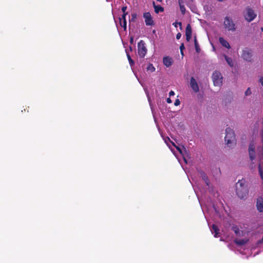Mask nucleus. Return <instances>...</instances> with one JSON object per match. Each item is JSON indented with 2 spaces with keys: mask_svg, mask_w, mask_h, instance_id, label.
<instances>
[{
  "mask_svg": "<svg viewBox=\"0 0 263 263\" xmlns=\"http://www.w3.org/2000/svg\"><path fill=\"white\" fill-rule=\"evenodd\" d=\"M180 102L179 100L177 99L175 100L174 105L175 106H178L180 104Z\"/></svg>",
  "mask_w": 263,
  "mask_h": 263,
  "instance_id": "nucleus-32",
  "label": "nucleus"
},
{
  "mask_svg": "<svg viewBox=\"0 0 263 263\" xmlns=\"http://www.w3.org/2000/svg\"><path fill=\"white\" fill-rule=\"evenodd\" d=\"M175 95V92L173 90H171L170 92H169V95L170 96H174Z\"/></svg>",
  "mask_w": 263,
  "mask_h": 263,
  "instance_id": "nucleus-37",
  "label": "nucleus"
},
{
  "mask_svg": "<svg viewBox=\"0 0 263 263\" xmlns=\"http://www.w3.org/2000/svg\"><path fill=\"white\" fill-rule=\"evenodd\" d=\"M178 24H179V25L180 26H181V22L178 23Z\"/></svg>",
  "mask_w": 263,
  "mask_h": 263,
  "instance_id": "nucleus-42",
  "label": "nucleus"
},
{
  "mask_svg": "<svg viewBox=\"0 0 263 263\" xmlns=\"http://www.w3.org/2000/svg\"><path fill=\"white\" fill-rule=\"evenodd\" d=\"M137 14L136 13H133L131 15V19L129 20L130 21L134 22L137 19Z\"/></svg>",
  "mask_w": 263,
  "mask_h": 263,
  "instance_id": "nucleus-25",
  "label": "nucleus"
},
{
  "mask_svg": "<svg viewBox=\"0 0 263 263\" xmlns=\"http://www.w3.org/2000/svg\"><path fill=\"white\" fill-rule=\"evenodd\" d=\"M153 6L155 9V12L156 13H158L159 12H162L164 11V8L160 5H156L155 3L154 2Z\"/></svg>",
  "mask_w": 263,
  "mask_h": 263,
  "instance_id": "nucleus-17",
  "label": "nucleus"
},
{
  "mask_svg": "<svg viewBox=\"0 0 263 263\" xmlns=\"http://www.w3.org/2000/svg\"><path fill=\"white\" fill-rule=\"evenodd\" d=\"M192 28L190 24H187L185 29V36L186 40L187 42H189L192 36Z\"/></svg>",
  "mask_w": 263,
  "mask_h": 263,
  "instance_id": "nucleus-12",
  "label": "nucleus"
},
{
  "mask_svg": "<svg viewBox=\"0 0 263 263\" xmlns=\"http://www.w3.org/2000/svg\"><path fill=\"white\" fill-rule=\"evenodd\" d=\"M180 11L182 14H184L185 12V8L184 5H181L180 7Z\"/></svg>",
  "mask_w": 263,
  "mask_h": 263,
  "instance_id": "nucleus-27",
  "label": "nucleus"
},
{
  "mask_svg": "<svg viewBox=\"0 0 263 263\" xmlns=\"http://www.w3.org/2000/svg\"><path fill=\"white\" fill-rule=\"evenodd\" d=\"M129 42L131 44H133L134 43V37L130 36L129 39Z\"/></svg>",
  "mask_w": 263,
  "mask_h": 263,
  "instance_id": "nucleus-36",
  "label": "nucleus"
},
{
  "mask_svg": "<svg viewBox=\"0 0 263 263\" xmlns=\"http://www.w3.org/2000/svg\"><path fill=\"white\" fill-rule=\"evenodd\" d=\"M225 141L227 145L230 147L231 144L235 143V135L233 129L230 127H227L226 129Z\"/></svg>",
  "mask_w": 263,
  "mask_h": 263,
  "instance_id": "nucleus-2",
  "label": "nucleus"
},
{
  "mask_svg": "<svg viewBox=\"0 0 263 263\" xmlns=\"http://www.w3.org/2000/svg\"><path fill=\"white\" fill-rule=\"evenodd\" d=\"M251 93V91L250 88H248L247 90L245 92L246 96H248Z\"/></svg>",
  "mask_w": 263,
  "mask_h": 263,
  "instance_id": "nucleus-30",
  "label": "nucleus"
},
{
  "mask_svg": "<svg viewBox=\"0 0 263 263\" xmlns=\"http://www.w3.org/2000/svg\"><path fill=\"white\" fill-rule=\"evenodd\" d=\"M249 241L248 238H243V239H235L234 240V243L239 246H241L245 245Z\"/></svg>",
  "mask_w": 263,
  "mask_h": 263,
  "instance_id": "nucleus-14",
  "label": "nucleus"
},
{
  "mask_svg": "<svg viewBox=\"0 0 263 263\" xmlns=\"http://www.w3.org/2000/svg\"><path fill=\"white\" fill-rule=\"evenodd\" d=\"M128 13H123L122 15V17L119 18L120 21H124L126 20V16L127 15Z\"/></svg>",
  "mask_w": 263,
  "mask_h": 263,
  "instance_id": "nucleus-29",
  "label": "nucleus"
},
{
  "mask_svg": "<svg viewBox=\"0 0 263 263\" xmlns=\"http://www.w3.org/2000/svg\"><path fill=\"white\" fill-rule=\"evenodd\" d=\"M173 24L175 25V27H177V23H175V24Z\"/></svg>",
  "mask_w": 263,
  "mask_h": 263,
  "instance_id": "nucleus-40",
  "label": "nucleus"
},
{
  "mask_svg": "<svg viewBox=\"0 0 263 263\" xmlns=\"http://www.w3.org/2000/svg\"><path fill=\"white\" fill-rule=\"evenodd\" d=\"M158 2H161L162 0H157Z\"/></svg>",
  "mask_w": 263,
  "mask_h": 263,
  "instance_id": "nucleus-43",
  "label": "nucleus"
},
{
  "mask_svg": "<svg viewBox=\"0 0 263 263\" xmlns=\"http://www.w3.org/2000/svg\"><path fill=\"white\" fill-rule=\"evenodd\" d=\"M181 52V54L183 55V51H182V52Z\"/></svg>",
  "mask_w": 263,
  "mask_h": 263,
  "instance_id": "nucleus-41",
  "label": "nucleus"
},
{
  "mask_svg": "<svg viewBox=\"0 0 263 263\" xmlns=\"http://www.w3.org/2000/svg\"><path fill=\"white\" fill-rule=\"evenodd\" d=\"M258 170H259V172L260 174V176L261 179L263 180V172L261 170L260 164H259L258 165Z\"/></svg>",
  "mask_w": 263,
  "mask_h": 263,
  "instance_id": "nucleus-26",
  "label": "nucleus"
},
{
  "mask_svg": "<svg viewBox=\"0 0 263 263\" xmlns=\"http://www.w3.org/2000/svg\"><path fill=\"white\" fill-rule=\"evenodd\" d=\"M143 17L145 19V22L147 26H153L154 25L153 18L149 12H145L143 14Z\"/></svg>",
  "mask_w": 263,
  "mask_h": 263,
  "instance_id": "nucleus-8",
  "label": "nucleus"
},
{
  "mask_svg": "<svg viewBox=\"0 0 263 263\" xmlns=\"http://www.w3.org/2000/svg\"><path fill=\"white\" fill-rule=\"evenodd\" d=\"M219 41L222 46L229 49L231 48V46L229 43L223 37H220L219 39Z\"/></svg>",
  "mask_w": 263,
  "mask_h": 263,
  "instance_id": "nucleus-15",
  "label": "nucleus"
},
{
  "mask_svg": "<svg viewBox=\"0 0 263 263\" xmlns=\"http://www.w3.org/2000/svg\"><path fill=\"white\" fill-rule=\"evenodd\" d=\"M244 16L247 21L250 22L255 18L256 15L252 9L248 8L246 9V12L244 14Z\"/></svg>",
  "mask_w": 263,
  "mask_h": 263,
  "instance_id": "nucleus-7",
  "label": "nucleus"
},
{
  "mask_svg": "<svg viewBox=\"0 0 263 263\" xmlns=\"http://www.w3.org/2000/svg\"><path fill=\"white\" fill-rule=\"evenodd\" d=\"M223 56H224V59H225L226 62H227L228 64L231 67H233L234 64H233V61L232 58L228 57L227 55H226L225 54Z\"/></svg>",
  "mask_w": 263,
  "mask_h": 263,
  "instance_id": "nucleus-19",
  "label": "nucleus"
},
{
  "mask_svg": "<svg viewBox=\"0 0 263 263\" xmlns=\"http://www.w3.org/2000/svg\"><path fill=\"white\" fill-rule=\"evenodd\" d=\"M127 9V6H123L122 7L121 10L123 13H128L127 12H126V10Z\"/></svg>",
  "mask_w": 263,
  "mask_h": 263,
  "instance_id": "nucleus-31",
  "label": "nucleus"
},
{
  "mask_svg": "<svg viewBox=\"0 0 263 263\" xmlns=\"http://www.w3.org/2000/svg\"><path fill=\"white\" fill-rule=\"evenodd\" d=\"M252 50L251 49L245 48L242 50L241 57L242 58L247 62H252L253 61V54Z\"/></svg>",
  "mask_w": 263,
  "mask_h": 263,
  "instance_id": "nucleus-6",
  "label": "nucleus"
},
{
  "mask_svg": "<svg viewBox=\"0 0 263 263\" xmlns=\"http://www.w3.org/2000/svg\"><path fill=\"white\" fill-rule=\"evenodd\" d=\"M235 187L237 196L241 199H246L249 194V189L245 179L239 180Z\"/></svg>",
  "mask_w": 263,
  "mask_h": 263,
  "instance_id": "nucleus-1",
  "label": "nucleus"
},
{
  "mask_svg": "<svg viewBox=\"0 0 263 263\" xmlns=\"http://www.w3.org/2000/svg\"><path fill=\"white\" fill-rule=\"evenodd\" d=\"M127 57L129 61V64L131 66H133L135 64L134 60H132L129 53H127Z\"/></svg>",
  "mask_w": 263,
  "mask_h": 263,
  "instance_id": "nucleus-24",
  "label": "nucleus"
},
{
  "mask_svg": "<svg viewBox=\"0 0 263 263\" xmlns=\"http://www.w3.org/2000/svg\"><path fill=\"white\" fill-rule=\"evenodd\" d=\"M166 101H167V102L168 103H172V100H171V99L170 98H167V99H166Z\"/></svg>",
  "mask_w": 263,
  "mask_h": 263,
  "instance_id": "nucleus-39",
  "label": "nucleus"
},
{
  "mask_svg": "<svg viewBox=\"0 0 263 263\" xmlns=\"http://www.w3.org/2000/svg\"><path fill=\"white\" fill-rule=\"evenodd\" d=\"M249 157L251 160L253 161L255 158V147L253 144H250L249 147Z\"/></svg>",
  "mask_w": 263,
  "mask_h": 263,
  "instance_id": "nucleus-10",
  "label": "nucleus"
},
{
  "mask_svg": "<svg viewBox=\"0 0 263 263\" xmlns=\"http://www.w3.org/2000/svg\"><path fill=\"white\" fill-rule=\"evenodd\" d=\"M146 69L147 71L154 72L156 69L152 64L149 63L147 67H146Z\"/></svg>",
  "mask_w": 263,
  "mask_h": 263,
  "instance_id": "nucleus-22",
  "label": "nucleus"
},
{
  "mask_svg": "<svg viewBox=\"0 0 263 263\" xmlns=\"http://www.w3.org/2000/svg\"><path fill=\"white\" fill-rule=\"evenodd\" d=\"M212 233H214V237H217L218 235L219 234V229L217 226L215 224H213L212 226Z\"/></svg>",
  "mask_w": 263,
  "mask_h": 263,
  "instance_id": "nucleus-16",
  "label": "nucleus"
},
{
  "mask_svg": "<svg viewBox=\"0 0 263 263\" xmlns=\"http://www.w3.org/2000/svg\"><path fill=\"white\" fill-rule=\"evenodd\" d=\"M256 208L258 212H263V198L259 197L257 199Z\"/></svg>",
  "mask_w": 263,
  "mask_h": 263,
  "instance_id": "nucleus-13",
  "label": "nucleus"
},
{
  "mask_svg": "<svg viewBox=\"0 0 263 263\" xmlns=\"http://www.w3.org/2000/svg\"><path fill=\"white\" fill-rule=\"evenodd\" d=\"M173 145L176 147V148L177 149V151H178L180 154H182V149H181L180 147H179V146H178L175 145V144L174 143H173Z\"/></svg>",
  "mask_w": 263,
  "mask_h": 263,
  "instance_id": "nucleus-28",
  "label": "nucleus"
},
{
  "mask_svg": "<svg viewBox=\"0 0 263 263\" xmlns=\"http://www.w3.org/2000/svg\"><path fill=\"white\" fill-rule=\"evenodd\" d=\"M163 63L166 67H169L173 64V60L172 58L166 56L163 58Z\"/></svg>",
  "mask_w": 263,
  "mask_h": 263,
  "instance_id": "nucleus-11",
  "label": "nucleus"
},
{
  "mask_svg": "<svg viewBox=\"0 0 263 263\" xmlns=\"http://www.w3.org/2000/svg\"><path fill=\"white\" fill-rule=\"evenodd\" d=\"M212 80L215 86H219L222 83V77L221 73L218 71H215L212 74Z\"/></svg>",
  "mask_w": 263,
  "mask_h": 263,
  "instance_id": "nucleus-5",
  "label": "nucleus"
},
{
  "mask_svg": "<svg viewBox=\"0 0 263 263\" xmlns=\"http://www.w3.org/2000/svg\"><path fill=\"white\" fill-rule=\"evenodd\" d=\"M178 2H179V7H180V4H181V5H184L183 2L182 0H179Z\"/></svg>",
  "mask_w": 263,
  "mask_h": 263,
  "instance_id": "nucleus-38",
  "label": "nucleus"
},
{
  "mask_svg": "<svg viewBox=\"0 0 263 263\" xmlns=\"http://www.w3.org/2000/svg\"><path fill=\"white\" fill-rule=\"evenodd\" d=\"M262 241H263V238L261 239V240H260L259 242L260 243L261 242H262Z\"/></svg>",
  "mask_w": 263,
  "mask_h": 263,
  "instance_id": "nucleus-44",
  "label": "nucleus"
},
{
  "mask_svg": "<svg viewBox=\"0 0 263 263\" xmlns=\"http://www.w3.org/2000/svg\"><path fill=\"white\" fill-rule=\"evenodd\" d=\"M223 25L224 28L229 31L234 32L236 31V25L233 20L228 16L224 18Z\"/></svg>",
  "mask_w": 263,
  "mask_h": 263,
  "instance_id": "nucleus-3",
  "label": "nucleus"
},
{
  "mask_svg": "<svg viewBox=\"0 0 263 263\" xmlns=\"http://www.w3.org/2000/svg\"><path fill=\"white\" fill-rule=\"evenodd\" d=\"M126 20L124 21H120V26L124 28V30L125 31L126 30Z\"/></svg>",
  "mask_w": 263,
  "mask_h": 263,
  "instance_id": "nucleus-23",
  "label": "nucleus"
},
{
  "mask_svg": "<svg viewBox=\"0 0 263 263\" xmlns=\"http://www.w3.org/2000/svg\"><path fill=\"white\" fill-rule=\"evenodd\" d=\"M201 176L202 177V179L205 182V184L209 186L210 185V182L208 179V177L206 173L203 172H201Z\"/></svg>",
  "mask_w": 263,
  "mask_h": 263,
  "instance_id": "nucleus-18",
  "label": "nucleus"
},
{
  "mask_svg": "<svg viewBox=\"0 0 263 263\" xmlns=\"http://www.w3.org/2000/svg\"><path fill=\"white\" fill-rule=\"evenodd\" d=\"M190 86L195 92H199V88L198 85L194 77H191V78Z\"/></svg>",
  "mask_w": 263,
  "mask_h": 263,
  "instance_id": "nucleus-9",
  "label": "nucleus"
},
{
  "mask_svg": "<svg viewBox=\"0 0 263 263\" xmlns=\"http://www.w3.org/2000/svg\"><path fill=\"white\" fill-rule=\"evenodd\" d=\"M184 48H185V47H184V44H183V43H182L180 46V52H182V51H183V50L184 49Z\"/></svg>",
  "mask_w": 263,
  "mask_h": 263,
  "instance_id": "nucleus-33",
  "label": "nucleus"
},
{
  "mask_svg": "<svg viewBox=\"0 0 263 263\" xmlns=\"http://www.w3.org/2000/svg\"><path fill=\"white\" fill-rule=\"evenodd\" d=\"M261 31H263V27L261 28Z\"/></svg>",
  "mask_w": 263,
  "mask_h": 263,
  "instance_id": "nucleus-45",
  "label": "nucleus"
},
{
  "mask_svg": "<svg viewBox=\"0 0 263 263\" xmlns=\"http://www.w3.org/2000/svg\"><path fill=\"white\" fill-rule=\"evenodd\" d=\"M232 230L234 231L235 234L238 236H240V231L237 226H233L232 227Z\"/></svg>",
  "mask_w": 263,
  "mask_h": 263,
  "instance_id": "nucleus-21",
  "label": "nucleus"
},
{
  "mask_svg": "<svg viewBox=\"0 0 263 263\" xmlns=\"http://www.w3.org/2000/svg\"><path fill=\"white\" fill-rule=\"evenodd\" d=\"M194 42L195 50L197 53H199L200 51V48L199 47V45L198 44L196 36H194Z\"/></svg>",
  "mask_w": 263,
  "mask_h": 263,
  "instance_id": "nucleus-20",
  "label": "nucleus"
},
{
  "mask_svg": "<svg viewBox=\"0 0 263 263\" xmlns=\"http://www.w3.org/2000/svg\"><path fill=\"white\" fill-rule=\"evenodd\" d=\"M259 82L263 86V77H260L259 79Z\"/></svg>",
  "mask_w": 263,
  "mask_h": 263,
  "instance_id": "nucleus-34",
  "label": "nucleus"
},
{
  "mask_svg": "<svg viewBox=\"0 0 263 263\" xmlns=\"http://www.w3.org/2000/svg\"><path fill=\"white\" fill-rule=\"evenodd\" d=\"M147 50L144 41L140 40L138 43V53L139 57L143 58L147 53Z\"/></svg>",
  "mask_w": 263,
  "mask_h": 263,
  "instance_id": "nucleus-4",
  "label": "nucleus"
},
{
  "mask_svg": "<svg viewBox=\"0 0 263 263\" xmlns=\"http://www.w3.org/2000/svg\"><path fill=\"white\" fill-rule=\"evenodd\" d=\"M181 36V34L180 33H179H179H178L177 34V35H176V39H177V40H179V39H180Z\"/></svg>",
  "mask_w": 263,
  "mask_h": 263,
  "instance_id": "nucleus-35",
  "label": "nucleus"
}]
</instances>
